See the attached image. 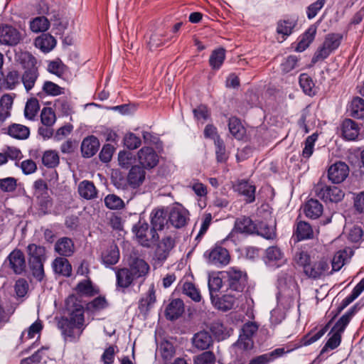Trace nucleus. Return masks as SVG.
<instances>
[{
  "label": "nucleus",
  "mask_w": 364,
  "mask_h": 364,
  "mask_svg": "<svg viewBox=\"0 0 364 364\" xmlns=\"http://www.w3.org/2000/svg\"><path fill=\"white\" fill-rule=\"evenodd\" d=\"M65 305L68 316L63 317L58 321V326L66 339L76 341L79 340L85 328L84 307L74 296L66 299Z\"/></svg>",
  "instance_id": "f257e3e1"
},
{
  "label": "nucleus",
  "mask_w": 364,
  "mask_h": 364,
  "mask_svg": "<svg viewBox=\"0 0 364 364\" xmlns=\"http://www.w3.org/2000/svg\"><path fill=\"white\" fill-rule=\"evenodd\" d=\"M134 232L138 242L144 247H150L156 241L159 236L157 232L151 228H149V225L145 221L139 220L134 227Z\"/></svg>",
  "instance_id": "f03ea898"
},
{
  "label": "nucleus",
  "mask_w": 364,
  "mask_h": 364,
  "mask_svg": "<svg viewBox=\"0 0 364 364\" xmlns=\"http://www.w3.org/2000/svg\"><path fill=\"white\" fill-rule=\"evenodd\" d=\"M174 240L171 236H166L157 244L152 258L154 268L161 267L167 259L171 250L174 247Z\"/></svg>",
  "instance_id": "7ed1b4c3"
},
{
  "label": "nucleus",
  "mask_w": 364,
  "mask_h": 364,
  "mask_svg": "<svg viewBox=\"0 0 364 364\" xmlns=\"http://www.w3.org/2000/svg\"><path fill=\"white\" fill-rule=\"evenodd\" d=\"M223 274L229 289L235 291L237 294H240L247 283L246 274L235 267L230 268Z\"/></svg>",
  "instance_id": "20e7f679"
},
{
  "label": "nucleus",
  "mask_w": 364,
  "mask_h": 364,
  "mask_svg": "<svg viewBox=\"0 0 364 364\" xmlns=\"http://www.w3.org/2000/svg\"><path fill=\"white\" fill-rule=\"evenodd\" d=\"M258 330V326L255 322H247L242 328L239 339L234 347L237 350H247L252 349L254 345L252 336Z\"/></svg>",
  "instance_id": "39448f33"
},
{
  "label": "nucleus",
  "mask_w": 364,
  "mask_h": 364,
  "mask_svg": "<svg viewBox=\"0 0 364 364\" xmlns=\"http://www.w3.org/2000/svg\"><path fill=\"white\" fill-rule=\"evenodd\" d=\"M343 39L341 33H329L326 35L324 42L314 57V60H319L326 58L333 50L337 49Z\"/></svg>",
  "instance_id": "423d86ee"
},
{
  "label": "nucleus",
  "mask_w": 364,
  "mask_h": 364,
  "mask_svg": "<svg viewBox=\"0 0 364 364\" xmlns=\"http://www.w3.org/2000/svg\"><path fill=\"white\" fill-rule=\"evenodd\" d=\"M204 257L207 259L208 264L218 267L227 265L230 259L228 251L220 246H216L206 251Z\"/></svg>",
  "instance_id": "0eeeda50"
},
{
  "label": "nucleus",
  "mask_w": 364,
  "mask_h": 364,
  "mask_svg": "<svg viewBox=\"0 0 364 364\" xmlns=\"http://www.w3.org/2000/svg\"><path fill=\"white\" fill-rule=\"evenodd\" d=\"M4 265L16 274H21L26 267L24 254L18 249L14 250L5 259Z\"/></svg>",
  "instance_id": "6e6552de"
},
{
  "label": "nucleus",
  "mask_w": 364,
  "mask_h": 364,
  "mask_svg": "<svg viewBox=\"0 0 364 364\" xmlns=\"http://www.w3.org/2000/svg\"><path fill=\"white\" fill-rule=\"evenodd\" d=\"M22 38V33L15 27L7 24L0 26V43L1 44L16 46Z\"/></svg>",
  "instance_id": "1a4fd4ad"
},
{
  "label": "nucleus",
  "mask_w": 364,
  "mask_h": 364,
  "mask_svg": "<svg viewBox=\"0 0 364 364\" xmlns=\"http://www.w3.org/2000/svg\"><path fill=\"white\" fill-rule=\"evenodd\" d=\"M317 196L325 201L338 203L344 197V193L336 186H327L318 184L315 188Z\"/></svg>",
  "instance_id": "9d476101"
},
{
  "label": "nucleus",
  "mask_w": 364,
  "mask_h": 364,
  "mask_svg": "<svg viewBox=\"0 0 364 364\" xmlns=\"http://www.w3.org/2000/svg\"><path fill=\"white\" fill-rule=\"evenodd\" d=\"M189 220L188 211L181 205L171 207L168 213L169 223L176 228L184 227Z\"/></svg>",
  "instance_id": "9b49d317"
},
{
  "label": "nucleus",
  "mask_w": 364,
  "mask_h": 364,
  "mask_svg": "<svg viewBox=\"0 0 364 364\" xmlns=\"http://www.w3.org/2000/svg\"><path fill=\"white\" fill-rule=\"evenodd\" d=\"M138 161L141 167L145 169H151L157 166L159 158L154 149L145 146L141 148L137 154Z\"/></svg>",
  "instance_id": "f8f14e48"
},
{
  "label": "nucleus",
  "mask_w": 364,
  "mask_h": 364,
  "mask_svg": "<svg viewBox=\"0 0 364 364\" xmlns=\"http://www.w3.org/2000/svg\"><path fill=\"white\" fill-rule=\"evenodd\" d=\"M349 168L342 161H338L332 164L328 170V177L333 183L343 182L348 176Z\"/></svg>",
  "instance_id": "ddd939ff"
},
{
  "label": "nucleus",
  "mask_w": 364,
  "mask_h": 364,
  "mask_svg": "<svg viewBox=\"0 0 364 364\" xmlns=\"http://www.w3.org/2000/svg\"><path fill=\"white\" fill-rule=\"evenodd\" d=\"M241 296L240 294L227 293L221 297H218V295L212 296L211 302L215 308L222 311H228L231 309L236 301Z\"/></svg>",
  "instance_id": "4468645a"
},
{
  "label": "nucleus",
  "mask_w": 364,
  "mask_h": 364,
  "mask_svg": "<svg viewBox=\"0 0 364 364\" xmlns=\"http://www.w3.org/2000/svg\"><path fill=\"white\" fill-rule=\"evenodd\" d=\"M128 269L138 279L146 277L149 272L150 267L144 259L139 257H132L129 262Z\"/></svg>",
  "instance_id": "2eb2a0df"
},
{
  "label": "nucleus",
  "mask_w": 364,
  "mask_h": 364,
  "mask_svg": "<svg viewBox=\"0 0 364 364\" xmlns=\"http://www.w3.org/2000/svg\"><path fill=\"white\" fill-rule=\"evenodd\" d=\"M145 178V170L138 165L133 166L131 168L127 177V183L132 188H136L141 186Z\"/></svg>",
  "instance_id": "dca6fc26"
},
{
  "label": "nucleus",
  "mask_w": 364,
  "mask_h": 364,
  "mask_svg": "<svg viewBox=\"0 0 364 364\" xmlns=\"http://www.w3.org/2000/svg\"><path fill=\"white\" fill-rule=\"evenodd\" d=\"M328 264L325 260H320L314 264H310L305 267L304 272L306 276L311 278H320L328 273Z\"/></svg>",
  "instance_id": "f3484780"
},
{
  "label": "nucleus",
  "mask_w": 364,
  "mask_h": 364,
  "mask_svg": "<svg viewBox=\"0 0 364 364\" xmlns=\"http://www.w3.org/2000/svg\"><path fill=\"white\" fill-rule=\"evenodd\" d=\"M151 224L156 232L161 230L169 222L168 214L164 209H155L150 214Z\"/></svg>",
  "instance_id": "a211bd4d"
},
{
  "label": "nucleus",
  "mask_w": 364,
  "mask_h": 364,
  "mask_svg": "<svg viewBox=\"0 0 364 364\" xmlns=\"http://www.w3.org/2000/svg\"><path fill=\"white\" fill-rule=\"evenodd\" d=\"M353 255V250L350 247L338 251L332 259V271L340 270L350 260Z\"/></svg>",
  "instance_id": "6ab92c4d"
},
{
  "label": "nucleus",
  "mask_w": 364,
  "mask_h": 364,
  "mask_svg": "<svg viewBox=\"0 0 364 364\" xmlns=\"http://www.w3.org/2000/svg\"><path fill=\"white\" fill-rule=\"evenodd\" d=\"M55 251L61 256L70 257L75 252V245L73 240L67 237L58 240L55 244Z\"/></svg>",
  "instance_id": "aec40b11"
},
{
  "label": "nucleus",
  "mask_w": 364,
  "mask_h": 364,
  "mask_svg": "<svg viewBox=\"0 0 364 364\" xmlns=\"http://www.w3.org/2000/svg\"><path fill=\"white\" fill-rule=\"evenodd\" d=\"M360 132L358 124L350 119H345L341 124L343 136L347 140H355Z\"/></svg>",
  "instance_id": "412c9836"
},
{
  "label": "nucleus",
  "mask_w": 364,
  "mask_h": 364,
  "mask_svg": "<svg viewBox=\"0 0 364 364\" xmlns=\"http://www.w3.org/2000/svg\"><path fill=\"white\" fill-rule=\"evenodd\" d=\"M34 45L43 53L52 50L55 45L56 40L49 33H44L38 36L34 41Z\"/></svg>",
  "instance_id": "4be33fe9"
},
{
  "label": "nucleus",
  "mask_w": 364,
  "mask_h": 364,
  "mask_svg": "<svg viewBox=\"0 0 364 364\" xmlns=\"http://www.w3.org/2000/svg\"><path fill=\"white\" fill-rule=\"evenodd\" d=\"M100 146L97 139L93 136L85 138L81 144V151L85 157L90 158L95 154Z\"/></svg>",
  "instance_id": "5701e85b"
},
{
  "label": "nucleus",
  "mask_w": 364,
  "mask_h": 364,
  "mask_svg": "<svg viewBox=\"0 0 364 364\" xmlns=\"http://www.w3.org/2000/svg\"><path fill=\"white\" fill-rule=\"evenodd\" d=\"M317 26L315 24L310 26L306 32L301 36L296 48V50L298 52H302L306 49L314 41Z\"/></svg>",
  "instance_id": "b1692460"
},
{
  "label": "nucleus",
  "mask_w": 364,
  "mask_h": 364,
  "mask_svg": "<svg viewBox=\"0 0 364 364\" xmlns=\"http://www.w3.org/2000/svg\"><path fill=\"white\" fill-rule=\"evenodd\" d=\"M235 230L242 233L253 234L257 230V225L250 218L243 216L236 220Z\"/></svg>",
  "instance_id": "393cba45"
},
{
  "label": "nucleus",
  "mask_w": 364,
  "mask_h": 364,
  "mask_svg": "<svg viewBox=\"0 0 364 364\" xmlns=\"http://www.w3.org/2000/svg\"><path fill=\"white\" fill-rule=\"evenodd\" d=\"M155 302V290L154 286L151 285L145 296L142 297L139 301V309L140 312L146 315Z\"/></svg>",
  "instance_id": "a878e982"
},
{
  "label": "nucleus",
  "mask_w": 364,
  "mask_h": 364,
  "mask_svg": "<svg viewBox=\"0 0 364 364\" xmlns=\"http://www.w3.org/2000/svg\"><path fill=\"white\" fill-rule=\"evenodd\" d=\"M116 277L117 286L122 288L129 287L133 281L136 279L128 268L117 269Z\"/></svg>",
  "instance_id": "bb28decb"
},
{
  "label": "nucleus",
  "mask_w": 364,
  "mask_h": 364,
  "mask_svg": "<svg viewBox=\"0 0 364 364\" xmlns=\"http://www.w3.org/2000/svg\"><path fill=\"white\" fill-rule=\"evenodd\" d=\"M184 311V304L181 299H173L166 310V317L170 320L178 318Z\"/></svg>",
  "instance_id": "cd10ccee"
},
{
  "label": "nucleus",
  "mask_w": 364,
  "mask_h": 364,
  "mask_svg": "<svg viewBox=\"0 0 364 364\" xmlns=\"http://www.w3.org/2000/svg\"><path fill=\"white\" fill-rule=\"evenodd\" d=\"M80 196L87 200H91L97 197V189L94 183L89 181H82L78 185Z\"/></svg>",
  "instance_id": "c85d7f7f"
},
{
  "label": "nucleus",
  "mask_w": 364,
  "mask_h": 364,
  "mask_svg": "<svg viewBox=\"0 0 364 364\" xmlns=\"http://www.w3.org/2000/svg\"><path fill=\"white\" fill-rule=\"evenodd\" d=\"M14 98L9 94L4 95L0 99V124L9 116L13 105Z\"/></svg>",
  "instance_id": "c756f323"
},
{
  "label": "nucleus",
  "mask_w": 364,
  "mask_h": 364,
  "mask_svg": "<svg viewBox=\"0 0 364 364\" xmlns=\"http://www.w3.org/2000/svg\"><path fill=\"white\" fill-rule=\"evenodd\" d=\"M255 186L247 181H242L238 182L235 186V190L241 195L246 197L247 203H252L255 200Z\"/></svg>",
  "instance_id": "7c9ffc66"
},
{
  "label": "nucleus",
  "mask_w": 364,
  "mask_h": 364,
  "mask_svg": "<svg viewBox=\"0 0 364 364\" xmlns=\"http://www.w3.org/2000/svg\"><path fill=\"white\" fill-rule=\"evenodd\" d=\"M304 213L308 218H318L323 213V205L318 200L310 199L304 206Z\"/></svg>",
  "instance_id": "2f4dec72"
},
{
  "label": "nucleus",
  "mask_w": 364,
  "mask_h": 364,
  "mask_svg": "<svg viewBox=\"0 0 364 364\" xmlns=\"http://www.w3.org/2000/svg\"><path fill=\"white\" fill-rule=\"evenodd\" d=\"M28 262L46 260V249L43 246L30 244L27 247Z\"/></svg>",
  "instance_id": "473e14b6"
},
{
  "label": "nucleus",
  "mask_w": 364,
  "mask_h": 364,
  "mask_svg": "<svg viewBox=\"0 0 364 364\" xmlns=\"http://www.w3.org/2000/svg\"><path fill=\"white\" fill-rule=\"evenodd\" d=\"M50 20L45 16H38L29 21V28L33 33L44 32L50 28Z\"/></svg>",
  "instance_id": "72a5a7b5"
},
{
  "label": "nucleus",
  "mask_w": 364,
  "mask_h": 364,
  "mask_svg": "<svg viewBox=\"0 0 364 364\" xmlns=\"http://www.w3.org/2000/svg\"><path fill=\"white\" fill-rule=\"evenodd\" d=\"M296 26V23L294 21L284 20L280 21L277 23V33L281 36L282 39L278 41L283 42L287 36L291 34L294 28Z\"/></svg>",
  "instance_id": "f704fd0d"
},
{
  "label": "nucleus",
  "mask_w": 364,
  "mask_h": 364,
  "mask_svg": "<svg viewBox=\"0 0 364 364\" xmlns=\"http://www.w3.org/2000/svg\"><path fill=\"white\" fill-rule=\"evenodd\" d=\"M295 287V282L291 276L287 274H282L278 279V288L279 289V296L282 299L289 290H293Z\"/></svg>",
  "instance_id": "c9c22d12"
},
{
  "label": "nucleus",
  "mask_w": 364,
  "mask_h": 364,
  "mask_svg": "<svg viewBox=\"0 0 364 364\" xmlns=\"http://www.w3.org/2000/svg\"><path fill=\"white\" fill-rule=\"evenodd\" d=\"M193 343L196 348L205 350L208 348L212 343V338L208 332L200 331L195 334Z\"/></svg>",
  "instance_id": "e433bc0d"
},
{
  "label": "nucleus",
  "mask_w": 364,
  "mask_h": 364,
  "mask_svg": "<svg viewBox=\"0 0 364 364\" xmlns=\"http://www.w3.org/2000/svg\"><path fill=\"white\" fill-rule=\"evenodd\" d=\"M54 271L60 274L69 277L71 274L72 267L68 260L63 257H57L53 263Z\"/></svg>",
  "instance_id": "4c0bfd02"
},
{
  "label": "nucleus",
  "mask_w": 364,
  "mask_h": 364,
  "mask_svg": "<svg viewBox=\"0 0 364 364\" xmlns=\"http://www.w3.org/2000/svg\"><path fill=\"white\" fill-rule=\"evenodd\" d=\"M38 77L37 68H31L24 71L22 75V82L27 91L31 90Z\"/></svg>",
  "instance_id": "58836bf2"
},
{
  "label": "nucleus",
  "mask_w": 364,
  "mask_h": 364,
  "mask_svg": "<svg viewBox=\"0 0 364 364\" xmlns=\"http://www.w3.org/2000/svg\"><path fill=\"white\" fill-rule=\"evenodd\" d=\"M228 127L230 134L237 139L240 140L245 134V129L240 121L236 117H231L229 119Z\"/></svg>",
  "instance_id": "ea45409f"
},
{
  "label": "nucleus",
  "mask_w": 364,
  "mask_h": 364,
  "mask_svg": "<svg viewBox=\"0 0 364 364\" xmlns=\"http://www.w3.org/2000/svg\"><path fill=\"white\" fill-rule=\"evenodd\" d=\"M9 134L13 138L18 139H26L28 137L29 129L22 124H14L9 127Z\"/></svg>",
  "instance_id": "a19ab883"
},
{
  "label": "nucleus",
  "mask_w": 364,
  "mask_h": 364,
  "mask_svg": "<svg viewBox=\"0 0 364 364\" xmlns=\"http://www.w3.org/2000/svg\"><path fill=\"white\" fill-rule=\"evenodd\" d=\"M349 111L350 115L355 118L364 117V100L356 97L353 99L350 102Z\"/></svg>",
  "instance_id": "79ce46f5"
},
{
  "label": "nucleus",
  "mask_w": 364,
  "mask_h": 364,
  "mask_svg": "<svg viewBox=\"0 0 364 364\" xmlns=\"http://www.w3.org/2000/svg\"><path fill=\"white\" fill-rule=\"evenodd\" d=\"M225 58V50L223 48H219L214 50L209 59L210 65L212 68L218 70L220 68Z\"/></svg>",
  "instance_id": "37998d69"
},
{
  "label": "nucleus",
  "mask_w": 364,
  "mask_h": 364,
  "mask_svg": "<svg viewBox=\"0 0 364 364\" xmlns=\"http://www.w3.org/2000/svg\"><path fill=\"white\" fill-rule=\"evenodd\" d=\"M255 233L267 240H272L276 237L275 226L274 225H269L264 222H260L257 225Z\"/></svg>",
  "instance_id": "c03bdc74"
},
{
  "label": "nucleus",
  "mask_w": 364,
  "mask_h": 364,
  "mask_svg": "<svg viewBox=\"0 0 364 364\" xmlns=\"http://www.w3.org/2000/svg\"><path fill=\"white\" fill-rule=\"evenodd\" d=\"M295 233L299 240L309 239L313 237V230L311 225L303 221H300L296 225Z\"/></svg>",
  "instance_id": "a18cd8bd"
},
{
  "label": "nucleus",
  "mask_w": 364,
  "mask_h": 364,
  "mask_svg": "<svg viewBox=\"0 0 364 364\" xmlns=\"http://www.w3.org/2000/svg\"><path fill=\"white\" fill-rule=\"evenodd\" d=\"M40 109L39 102L36 98H31L26 104L24 109V116L29 120H34Z\"/></svg>",
  "instance_id": "49530a36"
},
{
  "label": "nucleus",
  "mask_w": 364,
  "mask_h": 364,
  "mask_svg": "<svg viewBox=\"0 0 364 364\" xmlns=\"http://www.w3.org/2000/svg\"><path fill=\"white\" fill-rule=\"evenodd\" d=\"M119 258V252L116 246L111 247L102 255V262L106 265H113L117 263Z\"/></svg>",
  "instance_id": "de8ad7c7"
},
{
  "label": "nucleus",
  "mask_w": 364,
  "mask_h": 364,
  "mask_svg": "<svg viewBox=\"0 0 364 364\" xmlns=\"http://www.w3.org/2000/svg\"><path fill=\"white\" fill-rule=\"evenodd\" d=\"M182 291L184 294L196 302H199L201 300L202 296L200 291L191 282H184Z\"/></svg>",
  "instance_id": "09e8293b"
},
{
  "label": "nucleus",
  "mask_w": 364,
  "mask_h": 364,
  "mask_svg": "<svg viewBox=\"0 0 364 364\" xmlns=\"http://www.w3.org/2000/svg\"><path fill=\"white\" fill-rule=\"evenodd\" d=\"M105 204L110 210H119L124 208L122 199L114 194H109L105 198Z\"/></svg>",
  "instance_id": "8fccbe9b"
},
{
  "label": "nucleus",
  "mask_w": 364,
  "mask_h": 364,
  "mask_svg": "<svg viewBox=\"0 0 364 364\" xmlns=\"http://www.w3.org/2000/svg\"><path fill=\"white\" fill-rule=\"evenodd\" d=\"M50 15V21L53 22V26L57 29L63 31L68 28L69 20L67 17L62 16L55 11H53Z\"/></svg>",
  "instance_id": "3c124183"
},
{
  "label": "nucleus",
  "mask_w": 364,
  "mask_h": 364,
  "mask_svg": "<svg viewBox=\"0 0 364 364\" xmlns=\"http://www.w3.org/2000/svg\"><path fill=\"white\" fill-rule=\"evenodd\" d=\"M353 315V311H348L343 315L339 320L336 323L334 326L331 330V333H338L341 336L342 333L344 331L346 326L348 324L351 317Z\"/></svg>",
  "instance_id": "603ef678"
},
{
  "label": "nucleus",
  "mask_w": 364,
  "mask_h": 364,
  "mask_svg": "<svg viewBox=\"0 0 364 364\" xmlns=\"http://www.w3.org/2000/svg\"><path fill=\"white\" fill-rule=\"evenodd\" d=\"M160 351L164 363H168L175 355V348L173 344L168 341H164L161 343Z\"/></svg>",
  "instance_id": "864d4df0"
},
{
  "label": "nucleus",
  "mask_w": 364,
  "mask_h": 364,
  "mask_svg": "<svg viewBox=\"0 0 364 364\" xmlns=\"http://www.w3.org/2000/svg\"><path fill=\"white\" fill-rule=\"evenodd\" d=\"M299 84L303 91L309 95H314V83L312 79L306 73H303L299 77Z\"/></svg>",
  "instance_id": "5fc2aeb1"
},
{
  "label": "nucleus",
  "mask_w": 364,
  "mask_h": 364,
  "mask_svg": "<svg viewBox=\"0 0 364 364\" xmlns=\"http://www.w3.org/2000/svg\"><path fill=\"white\" fill-rule=\"evenodd\" d=\"M41 120L42 124L46 127H51L55 124L56 121V117L52 108H43L41 113Z\"/></svg>",
  "instance_id": "6e6d98bb"
},
{
  "label": "nucleus",
  "mask_w": 364,
  "mask_h": 364,
  "mask_svg": "<svg viewBox=\"0 0 364 364\" xmlns=\"http://www.w3.org/2000/svg\"><path fill=\"white\" fill-rule=\"evenodd\" d=\"M43 164L48 168H54L59 164V156L57 152L46 151L42 157Z\"/></svg>",
  "instance_id": "4d7b16f0"
},
{
  "label": "nucleus",
  "mask_w": 364,
  "mask_h": 364,
  "mask_svg": "<svg viewBox=\"0 0 364 364\" xmlns=\"http://www.w3.org/2000/svg\"><path fill=\"white\" fill-rule=\"evenodd\" d=\"M43 262L44 261L28 262L32 274L38 282H41L45 276Z\"/></svg>",
  "instance_id": "13d9d810"
},
{
  "label": "nucleus",
  "mask_w": 364,
  "mask_h": 364,
  "mask_svg": "<svg viewBox=\"0 0 364 364\" xmlns=\"http://www.w3.org/2000/svg\"><path fill=\"white\" fill-rule=\"evenodd\" d=\"M364 291V278L354 287L351 294L343 301V307H346L358 298Z\"/></svg>",
  "instance_id": "bf43d9fd"
},
{
  "label": "nucleus",
  "mask_w": 364,
  "mask_h": 364,
  "mask_svg": "<svg viewBox=\"0 0 364 364\" xmlns=\"http://www.w3.org/2000/svg\"><path fill=\"white\" fill-rule=\"evenodd\" d=\"M208 289L210 298L215 296V293L218 292L223 286V279L217 275H210L208 278Z\"/></svg>",
  "instance_id": "052dcab7"
},
{
  "label": "nucleus",
  "mask_w": 364,
  "mask_h": 364,
  "mask_svg": "<svg viewBox=\"0 0 364 364\" xmlns=\"http://www.w3.org/2000/svg\"><path fill=\"white\" fill-rule=\"evenodd\" d=\"M326 3V0H316L306 8V16L309 19L314 18Z\"/></svg>",
  "instance_id": "680f3d73"
},
{
  "label": "nucleus",
  "mask_w": 364,
  "mask_h": 364,
  "mask_svg": "<svg viewBox=\"0 0 364 364\" xmlns=\"http://www.w3.org/2000/svg\"><path fill=\"white\" fill-rule=\"evenodd\" d=\"M318 139V134H313L308 136L305 141V146L302 151V156L309 159L314 152V143Z\"/></svg>",
  "instance_id": "e2e57ef3"
},
{
  "label": "nucleus",
  "mask_w": 364,
  "mask_h": 364,
  "mask_svg": "<svg viewBox=\"0 0 364 364\" xmlns=\"http://www.w3.org/2000/svg\"><path fill=\"white\" fill-rule=\"evenodd\" d=\"M341 336L338 333H333V335L329 338V339L326 343L325 346L323 347L321 355L327 352L329 349L333 350L336 348L341 343Z\"/></svg>",
  "instance_id": "0e129e2a"
},
{
  "label": "nucleus",
  "mask_w": 364,
  "mask_h": 364,
  "mask_svg": "<svg viewBox=\"0 0 364 364\" xmlns=\"http://www.w3.org/2000/svg\"><path fill=\"white\" fill-rule=\"evenodd\" d=\"M43 90L48 95L57 96L63 94L64 89L53 82L46 81Z\"/></svg>",
  "instance_id": "69168bd1"
},
{
  "label": "nucleus",
  "mask_w": 364,
  "mask_h": 364,
  "mask_svg": "<svg viewBox=\"0 0 364 364\" xmlns=\"http://www.w3.org/2000/svg\"><path fill=\"white\" fill-rule=\"evenodd\" d=\"M294 262L298 266L301 267L304 271L305 267L309 266L311 262L310 257L307 252L299 250L295 253L294 257Z\"/></svg>",
  "instance_id": "338daca9"
},
{
  "label": "nucleus",
  "mask_w": 364,
  "mask_h": 364,
  "mask_svg": "<svg viewBox=\"0 0 364 364\" xmlns=\"http://www.w3.org/2000/svg\"><path fill=\"white\" fill-rule=\"evenodd\" d=\"M215 362V357L210 351H205L193 359L194 364H214Z\"/></svg>",
  "instance_id": "774afa93"
}]
</instances>
